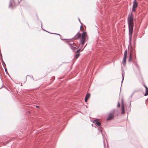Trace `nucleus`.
Returning a JSON list of instances; mask_svg holds the SVG:
<instances>
[{"label":"nucleus","instance_id":"1","mask_svg":"<svg viewBox=\"0 0 148 148\" xmlns=\"http://www.w3.org/2000/svg\"><path fill=\"white\" fill-rule=\"evenodd\" d=\"M128 23L129 27V38L131 40L134 27L133 15L132 13L128 15Z\"/></svg>","mask_w":148,"mask_h":148},{"label":"nucleus","instance_id":"2","mask_svg":"<svg viewBox=\"0 0 148 148\" xmlns=\"http://www.w3.org/2000/svg\"><path fill=\"white\" fill-rule=\"evenodd\" d=\"M87 39V35L86 32H84L82 36L81 43L83 45L86 39Z\"/></svg>","mask_w":148,"mask_h":148},{"label":"nucleus","instance_id":"3","mask_svg":"<svg viewBox=\"0 0 148 148\" xmlns=\"http://www.w3.org/2000/svg\"><path fill=\"white\" fill-rule=\"evenodd\" d=\"M127 53V50H126L124 52V57L122 62L123 64H124V65H125L126 62Z\"/></svg>","mask_w":148,"mask_h":148},{"label":"nucleus","instance_id":"4","mask_svg":"<svg viewBox=\"0 0 148 148\" xmlns=\"http://www.w3.org/2000/svg\"><path fill=\"white\" fill-rule=\"evenodd\" d=\"M138 6V3L136 0H134L133 2V4L132 7V11L134 12L136 11V9Z\"/></svg>","mask_w":148,"mask_h":148},{"label":"nucleus","instance_id":"5","mask_svg":"<svg viewBox=\"0 0 148 148\" xmlns=\"http://www.w3.org/2000/svg\"><path fill=\"white\" fill-rule=\"evenodd\" d=\"M14 0H10L9 7L10 8H13L14 7Z\"/></svg>","mask_w":148,"mask_h":148},{"label":"nucleus","instance_id":"6","mask_svg":"<svg viewBox=\"0 0 148 148\" xmlns=\"http://www.w3.org/2000/svg\"><path fill=\"white\" fill-rule=\"evenodd\" d=\"M114 116V113H110L108 115L107 120H109L113 118Z\"/></svg>","mask_w":148,"mask_h":148},{"label":"nucleus","instance_id":"7","mask_svg":"<svg viewBox=\"0 0 148 148\" xmlns=\"http://www.w3.org/2000/svg\"><path fill=\"white\" fill-rule=\"evenodd\" d=\"M93 122H95V124L97 126H99L101 124V123L99 122L97 119L94 120Z\"/></svg>","mask_w":148,"mask_h":148},{"label":"nucleus","instance_id":"8","mask_svg":"<svg viewBox=\"0 0 148 148\" xmlns=\"http://www.w3.org/2000/svg\"><path fill=\"white\" fill-rule=\"evenodd\" d=\"M90 95L89 93H87L85 98V101L86 102H87L88 99L89 98Z\"/></svg>","mask_w":148,"mask_h":148},{"label":"nucleus","instance_id":"9","mask_svg":"<svg viewBox=\"0 0 148 148\" xmlns=\"http://www.w3.org/2000/svg\"><path fill=\"white\" fill-rule=\"evenodd\" d=\"M122 107V113L124 114L125 113V110L124 108V106L123 104H122L121 106Z\"/></svg>","mask_w":148,"mask_h":148},{"label":"nucleus","instance_id":"10","mask_svg":"<svg viewBox=\"0 0 148 148\" xmlns=\"http://www.w3.org/2000/svg\"><path fill=\"white\" fill-rule=\"evenodd\" d=\"M144 86H145V88L146 89V91L145 93V96H147V95H148V88L145 85Z\"/></svg>","mask_w":148,"mask_h":148},{"label":"nucleus","instance_id":"11","mask_svg":"<svg viewBox=\"0 0 148 148\" xmlns=\"http://www.w3.org/2000/svg\"><path fill=\"white\" fill-rule=\"evenodd\" d=\"M132 52H131L130 53V58H129V59L128 60L129 61H131V59L132 58Z\"/></svg>","mask_w":148,"mask_h":148},{"label":"nucleus","instance_id":"12","mask_svg":"<svg viewBox=\"0 0 148 148\" xmlns=\"http://www.w3.org/2000/svg\"><path fill=\"white\" fill-rule=\"evenodd\" d=\"M79 53H77V54H76L75 55V58H77L79 57Z\"/></svg>","mask_w":148,"mask_h":148},{"label":"nucleus","instance_id":"13","mask_svg":"<svg viewBox=\"0 0 148 148\" xmlns=\"http://www.w3.org/2000/svg\"><path fill=\"white\" fill-rule=\"evenodd\" d=\"M71 48L73 50H75V49H76L77 48L73 46H71Z\"/></svg>","mask_w":148,"mask_h":148},{"label":"nucleus","instance_id":"14","mask_svg":"<svg viewBox=\"0 0 148 148\" xmlns=\"http://www.w3.org/2000/svg\"><path fill=\"white\" fill-rule=\"evenodd\" d=\"M82 35H81V34L80 33H79L78 34V37L80 38L81 37V36L82 37Z\"/></svg>","mask_w":148,"mask_h":148},{"label":"nucleus","instance_id":"15","mask_svg":"<svg viewBox=\"0 0 148 148\" xmlns=\"http://www.w3.org/2000/svg\"><path fill=\"white\" fill-rule=\"evenodd\" d=\"M118 106V108H119L120 107V104L119 102L118 103V106Z\"/></svg>","mask_w":148,"mask_h":148},{"label":"nucleus","instance_id":"16","mask_svg":"<svg viewBox=\"0 0 148 148\" xmlns=\"http://www.w3.org/2000/svg\"><path fill=\"white\" fill-rule=\"evenodd\" d=\"M80 50V49L77 50V51H76V53H79V52Z\"/></svg>","mask_w":148,"mask_h":148},{"label":"nucleus","instance_id":"17","mask_svg":"<svg viewBox=\"0 0 148 148\" xmlns=\"http://www.w3.org/2000/svg\"><path fill=\"white\" fill-rule=\"evenodd\" d=\"M73 43V42H70L69 43V44H70V45H72V43Z\"/></svg>","mask_w":148,"mask_h":148},{"label":"nucleus","instance_id":"18","mask_svg":"<svg viewBox=\"0 0 148 148\" xmlns=\"http://www.w3.org/2000/svg\"><path fill=\"white\" fill-rule=\"evenodd\" d=\"M36 107L37 108H38L39 107V106H36Z\"/></svg>","mask_w":148,"mask_h":148},{"label":"nucleus","instance_id":"19","mask_svg":"<svg viewBox=\"0 0 148 148\" xmlns=\"http://www.w3.org/2000/svg\"><path fill=\"white\" fill-rule=\"evenodd\" d=\"M22 0H20V1H21Z\"/></svg>","mask_w":148,"mask_h":148}]
</instances>
